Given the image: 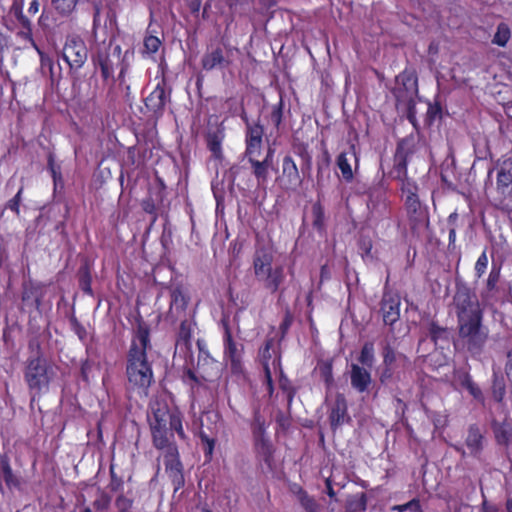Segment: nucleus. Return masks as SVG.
Listing matches in <instances>:
<instances>
[{
  "instance_id": "61",
  "label": "nucleus",
  "mask_w": 512,
  "mask_h": 512,
  "mask_svg": "<svg viewBox=\"0 0 512 512\" xmlns=\"http://www.w3.org/2000/svg\"><path fill=\"white\" fill-rule=\"evenodd\" d=\"M397 79L401 80L406 89H408L410 85L416 84L417 81L414 73L407 70H404L402 73H400Z\"/></svg>"
},
{
  "instance_id": "35",
  "label": "nucleus",
  "mask_w": 512,
  "mask_h": 512,
  "mask_svg": "<svg viewBox=\"0 0 512 512\" xmlns=\"http://www.w3.org/2000/svg\"><path fill=\"white\" fill-rule=\"evenodd\" d=\"M193 323L184 319L180 323L177 333L176 345L183 346L186 350H191L192 346Z\"/></svg>"
},
{
  "instance_id": "33",
  "label": "nucleus",
  "mask_w": 512,
  "mask_h": 512,
  "mask_svg": "<svg viewBox=\"0 0 512 512\" xmlns=\"http://www.w3.org/2000/svg\"><path fill=\"white\" fill-rule=\"evenodd\" d=\"M492 430L495 437V441L498 445L508 447L512 442V426L509 422H497L492 423Z\"/></svg>"
},
{
  "instance_id": "9",
  "label": "nucleus",
  "mask_w": 512,
  "mask_h": 512,
  "mask_svg": "<svg viewBox=\"0 0 512 512\" xmlns=\"http://www.w3.org/2000/svg\"><path fill=\"white\" fill-rule=\"evenodd\" d=\"M57 366L48 359L37 346V353L27 358L24 368V380L28 389L34 395H40L43 391H48L50 383L56 376Z\"/></svg>"
},
{
  "instance_id": "40",
  "label": "nucleus",
  "mask_w": 512,
  "mask_h": 512,
  "mask_svg": "<svg viewBox=\"0 0 512 512\" xmlns=\"http://www.w3.org/2000/svg\"><path fill=\"white\" fill-rule=\"evenodd\" d=\"M367 508V497L365 493L352 495L347 498L345 509L346 512H362Z\"/></svg>"
},
{
  "instance_id": "18",
  "label": "nucleus",
  "mask_w": 512,
  "mask_h": 512,
  "mask_svg": "<svg viewBox=\"0 0 512 512\" xmlns=\"http://www.w3.org/2000/svg\"><path fill=\"white\" fill-rule=\"evenodd\" d=\"M116 57L118 60L121 56V47L116 45L113 48L111 54L110 47L98 50L96 56L93 59L96 68L100 69L101 77L104 82L112 80L114 82V60L112 57Z\"/></svg>"
},
{
  "instance_id": "29",
  "label": "nucleus",
  "mask_w": 512,
  "mask_h": 512,
  "mask_svg": "<svg viewBox=\"0 0 512 512\" xmlns=\"http://www.w3.org/2000/svg\"><path fill=\"white\" fill-rule=\"evenodd\" d=\"M282 177L287 189L296 190L303 182L298 167L290 155L284 156L282 160Z\"/></svg>"
},
{
  "instance_id": "20",
  "label": "nucleus",
  "mask_w": 512,
  "mask_h": 512,
  "mask_svg": "<svg viewBox=\"0 0 512 512\" xmlns=\"http://www.w3.org/2000/svg\"><path fill=\"white\" fill-rule=\"evenodd\" d=\"M328 420L333 432H336L343 424L351 421L344 394L337 393L333 402L328 405Z\"/></svg>"
},
{
  "instance_id": "22",
  "label": "nucleus",
  "mask_w": 512,
  "mask_h": 512,
  "mask_svg": "<svg viewBox=\"0 0 512 512\" xmlns=\"http://www.w3.org/2000/svg\"><path fill=\"white\" fill-rule=\"evenodd\" d=\"M3 482L9 490H20L23 484L20 473L13 470L7 454L0 455V494L4 493Z\"/></svg>"
},
{
  "instance_id": "21",
  "label": "nucleus",
  "mask_w": 512,
  "mask_h": 512,
  "mask_svg": "<svg viewBox=\"0 0 512 512\" xmlns=\"http://www.w3.org/2000/svg\"><path fill=\"white\" fill-rule=\"evenodd\" d=\"M425 335L434 344L437 349L449 348L452 339V330L441 325L434 318L429 319L425 325Z\"/></svg>"
},
{
  "instance_id": "64",
  "label": "nucleus",
  "mask_w": 512,
  "mask_h": 512,
  "mask_svg": "<svg viewBox=\"0 0 512 512\" xmlns=\"http://www.w3.org/2000/svg\"><path fill=\"white\" fill-rule=\"evenodd\" d=\"M505 374L512 383V349L507 352V361L505 364Z\"/></svg>"
},
{
  "instance_id": "59",
  "label": "nucleus",
  "mask_w": 512,
  "mask_h": 512,
  "mask_svg": "<svg viewBox=\"0 0 512 512\" xmlns=\"http://www.w3.org/2000/svg\"><path fill=\"white\" fill-rule=\"evenodd\" d=\"M70 323L74 333L81 341H84L87 338L86 328L74 316L70 319Z\"/></svg>"
},
{
  "instance_id": "48",
  "label": "nucleus",
  "mask_w": 512,
  "mask_h": 512,
  "mask_svg": "<svg viewBox=\"0 0 512 512\" xmlns=\"http://www.w3.org/2000/svg\"><path fill=\"white\" fill-rule=\"evenodd\" d=\"M199 438L203 445V451L206 459H211L215 448L216 440L209 437L204 431H200Z\"/></svg>"
},
{
  "instance_id": "44",
  "label": "nucleus",
  "mask_w": 512,
  "mask_h": 512,
  "mask_svg": "<svg viewBox=\"0 0 512 512\" xmlns=\"http://www.w3.org/2000/svg\"><path fill=\"white\" fill-rule=\"evenodd\" d=\"M461 385L469 392V394L474 399L480 402L484 401V396L481 388L478 386L476 382L473 381L472 377L469 374H466L465 377L462 379Z\"/></svg>"
},
{
  "instance_id": "24",
  "label": "nucleus",
  "mask_w": 512,
  "mask_h": 512,
  "mask_svg": "<svg viewBox=\"0 0 512 512\" xmlns=\"http://www.w3.org/2000/svg\"><path fill=\"white\" fill-rule=\"evenodd\" d=\"M380 305L384 323L390 326L395 324L400 318L401 300L399 295L393 292H384Z\"/></svg>"
},
{
  "instance_id": "37",
  "label": "nucleus",
  "mask_w": 512,
  "mask_h": 512,
  "mask_svg": "<svg viewBox=\"0 0 512 512\" xmlns=\"http://www.w3.org/2000/svg\"><path fill=\"white\" fill-rule=\"evenodd\" d=\"M78 283L80 289L87 295H93L92 274L89 264L85 263L78 270Z\"/></svg>"
},
{
  "instance_id": "6",
  "label": "nucleus",
  "mask_w": 512,
  "mask_h": 512,
  "mask_svg": "<svg viewBox=\"0 0 512 512\" xmlns=\"http://www.w3.org/2000/svg\"><path fill=\"white\" fill-rule=\"evenodd\" d=\"M273 252L267 248L257 249L253 255L252 267L255 278L271 294L279 292L281 298L285 292L282 285L286 279L283 265L273 266Z\"/></svg>"
},
{
  "instance_id": "46",
  "label": "nucleus",
  "mask_w": 512,
  "mask_h": 512,
  "mask_svg": "<svg viewBox=\"0 0 512 512\" xmlns=\"http://www.w3.org/2000/svg\"><path fill=\"white\" fill-rule=\"evenodd\" d=\"M279 388L285 393L287 398L288 407L291 406L293 399L297 393L296 388L292 384V382L288 379V377L281 372L279 377Z\"/></svg>"
},
{
  "instance_id": "11",
  "label": "nucleus",
  "mask_w": 512,
  "mask_h": 512,
  "mask_svg": "<svg viewBox=\"0 0 512 512\" xmlns=\"http://www.w3.org/2000/svg\"><path fill=\"white\" fill-rule=\"evenodd\" d=\"M221 324L223 327V359L229 366L230 372L233 376L244 377V346L234 340L228 320L223 319Z\"/></svg>"
},
{
  "instance_id": "10",
  "label": "nucleus",
  "mask_w": 512,
  "mask_h": 512,
  "mask_svg": "<svg viewBox=\"0 0 512 512\" xmlns=\"http://www.w3.org/2000/svg\"><path fill=\"white\" fill-rule=\"evenodd\" d=\"M413 153L414 144L412 139L403 138L397 143L394 155L393 173L394 179L399 182L404 201L410 200V197L420 198L417 182L408 176V162Z\"/></svg>"
},
{
  "instance_id": "49",
  "label": "nucleus",
  "mask_w": 512,
  "mask_h": 512,
  "mask_svg": "<svg viewBox=\"0 0 512 512\" xmlns=\"http://www.w3.org/2000/svg\"><path fill=\"white\" fill-rule=\"evenodd\" d=\"M111 504V496L104 491H101L98 497L93 501V508L96 512H105L109 509Z\"/></svg>"
},
{
  "instance_id": "50",
  "label": "nucleus",
  "mask_w": 512,
  "mask_h": 512,
  "mask_svg": "<svg viewBox=\"0 0 512 512\" xmlns=\"http://www.w3.org/2000/svg\"><path fill=\"white\" fill-rule=\"evenodd\" d=\"M359 362L362 365L371 366L374 360V348L372 343H365L361 349Z\"/></svg>"
},
{
  "instance_id": "23",
  "label": "nucleus",
  "mask_w": 512,
  "mask_h": 512,
  "mask_svg": "<svg viewBox=\"0 0 512 512\" xmlns=\"http://www.w3.org/2000/svg\"><path fill=\"white\" fill-rule=\"evenodd\" d=\"M230 65L231 60L225 55V51L220 45L209 46L201 58V66L205 71L222 70Z\"/></svg>"
},
{
  "instance_id": "32",
  "label": "nucleus",
  "mask_w": 512,
  "mask_h": 512,
  "mask_svg": "<svg viewBox=\"0 0 512 512\" xmlns=\"http://www.w3.org/2000/svg\"><path fill=\"white\" fill-rule=\"evenodd\" d=\"M62 23H58L55 12L48 8H43L41 14L37 20L39 29L45 34V36L54 35Z\"/></svg>"
},
{
  "instance_id": "51",
  "label": "nucleus",
  "mask_w": 512,
  "mask_h": 512,
  "mask_svg": "<svg viewBox=\"0 0 512 512\" xmlns=\"http://www.w3.org/2000/svg\"><path fill=\"white\" fill-rule=\"evenodd\" d=\"M157 202L159 201L157 200ZM141 207L145 213L152 215V223L156 222L158 218L156 198L154 199L151 195L147 196L141 201Z\"/></svg>"
},
{
  "instance_id": "55",
  "label": "nucleus",
  "mask_w": 512,
  "mask_h": 512,
  "mask_svg": "<svg viewBox=\"0 0 512 512\" xmlns=\"http://www.w3.org/2000/svg\"><path fill=\"white\" fill-rule=\"evenodd\" d=\"M133 499L126 497L123 494L117 496L115 500V506L118 512H132Z\"/></svg>"
},
{
  "instance_id": "8",
  "label": "nucleus",
  "mask_w": 512,
  "mask_h": 512,
  "mask_svg": "<svg viewBox=\"0 0 512 512\" xmlns=\"http://www.w3.org/2000/svg\"><path fill=\"white\" fill-rule=\"evenodd\" d=\"M197 347L199 353L196 368L184 367L182 374L183 383L188 385L192 392L206 387L207 383L214 382L221 376L220 364L210 355L204 341L198 339Z\"/></svg>"
},
{
  "instance_id": "54",
  "label": "nucleus",
  "mask_w": 512,
  "mask_h": 512,
  "mask_svg": "<svg viewBox=\"0 0 512 512\" xmlns=\"http://www.w3.org/2000/svg\"><path fill=\"white\" fill-rule=\"evenodd\" d=\"M500 272H501V269L499 266H496V265L492 266V268L489 272L487 281H486V290L488 292H492L496 289L497 284L500 280Z\"/></svg>"
},
{
  "instance_id": "34",
  "label": "nucleus",
  "mask_w": 512,
  "mask_h": 512,
  "mask_svg": "<svg viewBox=\"0 0 512 512\" xmlns=\"http://www.w3.org/2000/svg\"><path fill=\"white\" fill-rule=\"evenodd\" d=\"M490 389L493 400L498 404L503 403L506 396V382L501 373L493 372Z\"/></svg>"
},
{
  "instance_id": "3",
  "label": "nucleus",
  "mask_w": 512,
  "mask_h": 512,
  "mask_svg": "<svg viewBox=\"0 0 512 512\" xmlns=\"http://www.w3.org/2000/svg\"><path fill=\"white\" fill-rule=\"evenodd\" d=\"M23 1L14 0L10 5L7 13L8 20L5 24L6 28L15 32V36L20 41L28 44L38 54L40 60V70L42 75L49 78L52 89H58L62 80V67L54 59L45 53L36 43L33 36V23L28 15L23 14Z\"/></svg>"
},
{
  "instance_id": "53",
  "label": "nucleus",
  "mask_w": 512,
  "mask_h": 512,
  "mask_svg": "<svg viewBox=\"0 0 512 512\" xmlns=\"http://www.w3.org/2000/svg\"><path fill=\"white\" fill-rule=\"evenodd\" d=\"M383 366H394L397 359V352L390 343H386L382 348Z\"/></svg>"
},
{
  "instance_id": "57",
  "label": "nucleus",
  "mask_w": 512,
  "mask_h": 512,
  "mask_svg": "<svg viewBox=\"0 0 512 512\" xmlns=\"http://www.w3.org/2000/svg\"><path fill=\"white\" fill-rule=\"evenodd\" d=\"M427 120L430 123H433L436 119H440L442 117V107L440 103L435 102L433 104L428 105L427 113H426Z\"/></svg>"
},
{
  "instance_id": "15",
  "label": "nucleus",
  "mask_w": 512,
  "mask_h": 512,
  "mask_svg": "<svg viewBox=\"0 0 512 512\" xmlns=\"http://www.w3.org/2000/svg\"><path fill=\"white\" fill-rule=\"evenodd\" d=\"M45 295L46 285L44 283L32 279L24 281L21 290V311L40 312Z\"/></svg>"
},
{
  "instance_id": "27",
  "label": "nucleus",
  "mask_w": 512,
  "mask_h": 512,
  "mask_svg": "<svg viewBox=\"0 0 512 512\" xmlns=\"http://www.w3.org/2000/svg\"><path fill=\"white\" fill-rule=\"evenodd\" d=\"M256 457L262 461L269 471L274 469L275 448L268 436L253 439Z\"/></svg>"
},
{
  "instance_id": "45",
  "label": "nucleus",
  "mask_w": 512,
  "mask_h": 512,
  "mask_svg": "<svg viewBox=\"0 0 512 512\" xmlns=\"http://www.w3.org/2000/svg\"><path fill=\"white\" fill-rule=\"evenodd\" d=\"M510 37H511V31H510L508 24L501 22L497 26V30L492 39V43L496 44L500 47H504L508 43Z\"/></svg>"
},
{
  "instance_id": "13",
  "label": "nucleus",
  "mask_w": 512,
  "mask_h": 512,
  "mask_svg": "<svg viewBox=\"0 0 512 512\" xmlns=\"http://www.w3.org/2000/svg\"><path fill=\"white\" fill-rule=\"evenodd\" d=\"M172 87L169 85L166 76L163 74L157 82L153 91L145 98L146 109L156 120L160 119L166 109V105L171 102Z\"/></svg>"
},
{
  "instance_id": "19",
  "label": "nucleus",
  "mask_w": 512,
  "mask_h": 512,
  "mask_svg": "<svg viewBox=\"0 0 512 512\" xmlns=\"http://www.w3.org/2000/svg\"><path fill=\"white\" fill-rule=\"evenodd\" d=\"M172 452L164 453L165 470L169 475L174 488V493L184 487L185 478L183 474V464L180 460L179 450L172 448Z\"/></svg>"
},
{
  "instance_id": "2",
  "label": "nucleus",
  "mask_w": 512,
  "mask_h": 512,
  "mask_svg": "<svg viewBox=\"0 0 512 512\" xmlns=\"http://www.w3.org/2000/svg\"><path fill=\"white\" fill-rule=\"evenodd\" d=\"M152 349L150 327L144 321L137 324L126 352V389L140 396H148L155 382L153 361L149 357Z\"/></svg>"
},
{
  "instance_id": "16",
  "label": "nucleus",
  "mask_w": 512,
  "mask_h": 512,
  "mask_svg": "<svg viewBox=\"0 0 512 512\" xmlns=\"http://www.w3.org/2000/svg\"><path fill=\"white\" fill-rule=\"evenodd\" d=\"M404 206L407 212L410 228L413 232H418L429 225V211L420 198H411L405 200Z\"/></svg>"
},
{
  "instance_id": "30",
  "label": "nucleus",
  "mask_w": 512,
  "mask_h": 512,
  "mask_svg": "<svg viewBox=\"0 0 512 512\" xmlns=\"http://www.w3.org/2000/svg\"><path fill=\"white\" fill-rule=\"evenodd\" d=\"M225 139V130L223 127H216L209 130L206 134V145L211 152L212 157L216 160L223 159L222 144Z\"/></svg>"
},
{
  "instance_id": "52",
  "label": "nucleus",
  "mask_w": 512,
  "mask_h": 512,
  "mask_svg": "<svg viewBox=\"0 0 512 512\" xmlns=\"http://www.w3.org/2000/svg\"><path fill=\"white\" fill-rule=\"evenodd\" d=\"M23 191L24 186L21 185L16 195L11 198L5 205V208L11 210L16 216L20 215V205L22 202Z\"/></svg>"
},
{
  "instance_id": "7",
  "label": "nucleus",
  "mask_w": 512,
  "mask_h": 512,
  "mask_svg": "<svg viewBox=\"0 0 512 512\" xmlns=\"http://www.w3.org/2000/svg\"><path fill=\"white\" fill-rule=\"evenodd\" d=\"M273 252L267 248L257 249L253 255L252 267L255 278L271 294L279 292L281 298L285 292L282 285L286 279L283 265L273 266Z\"/></svg>"
},
{
  "instance_id": "17",
  "label": "nucleus",
  "mask_w": 512,
  "mask_h": 512,
  "mask_svg": "<svg viewBox=\"0 0 512 512\" xmlns=\"http://www.w3.org/2000/svg\"><path fill=\"white\" fill-rule=\"evenodd\" d=\"M359 152L355 144H350L347 151H342L336 158V166L341 172L342 179L351 183L354 179V172L359 169Z\"/></svg>"
},
{
  "instance_id": "41",
  "label": "nucleus",
  "mask_w": 512,
  "mask_h": 512,
  "mask_svg": "<svg viewBox=\"0 0 512 512\" xmlns=\"http://www.w3.org/2000/svg\"><path fill=\"white\" fill-rule=\"evenodd\" d=\"M162 46V40L152 34H149L147 31L146 35L143 39V50L141 51L142 55L145 57L154 55L158 52L159 48Z\"/></svg>"
},
{
  "instance_id": "5",
  "label": "nucleus",
  "mask_w": 512,
  "mask_h": 512,
  "mask_svg": "<svg viewBox=\"0 0 512 512\" xmlns=\"http://www.w3.org/2000/svg\"><path fill=\"white\" fill-rule=\"evenodd\" d=\"M240 118L245 124V151L244 157L251 166V172L257 181L258 187L267 184L269 171L273 167L274 149L269 147L263 154L264 126L259 120L251 121L245 108L241 107Z\"/></svg>"
},
{
  "instance_id": "60",
  "label": "nucleus",
  "mask_w": 512,
  "mask_h": 512,
  "mask_svg": "<svg viewBox=\"0 0 512 512\" xmlns=\"http://www.w3.org/2000/svg\"><path fill=\"white\" fill-rule=\"evenodd\" d=\"M123 486V480L121 477H119L115 471L114 467L111 465L110 467V483H109V489L112 492L119 491Z\"/></svg>"
},
{
  "instance_id": "14",
  "label": "nucleus",
  "mask_w": 512,
  "mask_h": 512,
  "mask_svg": "<svg viewBox=\"0 0 512 512\" xmlns=\"http://www.w3.org/2000/svg\"><path fill=\"white\" fill-rule=\"evenodd\" d=\"M165 289L169 293L170 303L166 313V319L172 323L185 315L190 297L187 288L182 282H170Z\"/></svg>"
},
{
  "instance_id": "58",
  "label": "nucleus",
  "mask_w": 512,
  "mask_h": 512,
  "mask_svg": "<svg viewBox=\"0 0 512 512\" xmlns=\"http://www.w3.org/2000/svg\"><path fill=\"white\" fill-rule=\"evenodd\" d=\"M330 164H331V156L328 151V148L326 147L325 143L323 142L322 155H321V158L317 161V169H318V171H321L323 169H328Z\"/></svg>"
},
{
  "instance_id": "12",
  "label": "nucleus",
  "mask_w": 512,
  "mask_h": 512,
  "mask_svg": "<svg viewBox=\"0 0 512 512\" xmlns=\"http://www.w3.org/2000/svg\"><path fill=\"white\" fill-rule=\"evenodd\" d=\"M87 58L88 49L81 36L77 34L68 35L62 49V59L69 66L70 72H77L81 69Z\"/></svg>"
},
{
  "instance_id": "36",
  "label": "nucleus",
  "mask_w": 512,
  "mask_h": 512,
  "mask_svg": "<svg viewBox=\"0 0 512 512\" xmlns=\"http://www.w3.org/2000/svg\"><path fill=\"white\" fill-rule=\"evenodd\" d=\"M79 0H51L55 12L65 18H69L76 11Z\"/></svg>"
},
{
  "instance_id": "28",
  "label": "nucleus",
  "mask_w": 512,
  "mask_h": 512,
  "mask_svg": "<svg viewBox=\"0 0 512 512\" xmlns=\"http://www.w3.org/2000/svg\"><path fill=\"white\" fill-rule=\"evenodd\" d=\"M351 387L358 393L367 392L372 384L371 373L364 367L352 363L350 369Z\"/></svg>"
},
{
  "instance_id": "25",
  "label": "nucleus",
  "mask_w": 512,
  "mask_h": 512,
  "mask_svg": "<svg viewBox=\"0 0 512 512\" xmlns=\"http://www.w3.org/2000/svg\"><path fill=\"white\" fill-rule=\"evenodd\" d=\"M497 192L506 196L512 193V158H504L498 161L496 178Z\"/></svg>"
},
{
  "instance_id": "39",
  "label": "nucleus",
  "mask_w": 512,
  "mask_h": 512,
  "mask_svg": "<svg viewBox=\"0 0 512 512\" xmlns=\"http://www.w3.org/2000/svg\"><path fill=\"white\" fill-rule=\"evenodd\" d=\"M317 369L320 377L323 380L327 390H330L334 385L333 376V363L332 360H324L318 363Z\"/></svg>"
},
{
  "instance_id": "1",
  "label": "nucleus",
  "mask_w": 512,
  "mask_h": 512,
  "mask_svg": "<svg viewBox=\"0 0 512 512\" xmlns=\"http://www.w3.org/2000/svg\"><path fill=\"white\" fill-rule=\"evenodd\" d=\"M452 306L457 318L458 337L473 358L482 355L489 337L483 325L484 311L474 292L462 280L456 279Z\"/></svg>"
},
{
  "instance_id": "26",
  "label": "nucleus",
  "mask_w": 512,
  "mask_h": 512,
  "mask_svg": "<svg viewBox=\"0 0 512 512\" xmlns=\"http://www.w3.org/2000/svg\"><path fill=\"white\" fill-rule=\"evenodd\" d=\"M485 436L478 424H470L467 429L465 446L470 456L479 458L484 450Z\"/></svg>"
},
{
  "instance_id": "63",
  "label": "nucleus",
  "mask_w": 512,
  "mask_h": 512,
  "mask_svg": "<svg viewBox=\"0 0 512 512\" xmlns=\"http://www.w3.org/2000/svg\"><path fill=\"white\" fill-rule=\"evenodd\" d=\"M359 249L362 251V256H369L372 250V241L369 238H362L359 241Z\"/></svg>"
},
{
  "instance_id": "43",
  "label": "nucleus",
  "mask_w": 512,
  "mask_h": 512,
  "mask_svg": "<svg viewBox=\"0 0 512 512\" xmlns=\"http://www.w3.org/2000/svg\"><path fill=\"white\" fill-rule=\"evenodd\" d=\"M312 225L318 231L324 229L325 210L320 201H317L312 205Z\"/></svg>"
},
{
  "instance_id": "62",
  "label": "nucleus",
  "mask_w": 512,
  "mask_h": 512,
  "mask_svg": "<svg viewBox=\"0 0 512 512\" xmlns=\"http://www.w3.org/2000/svg\"><path fill=\"white\" fill-rule=\"evenodd\" d=\"M402 509L410 510L411 512H423L420 500L418 498H413L409 502L405 504H401Z\"/></svg>"
},
{
  "instance_id": "56",
  "label": "nucleus",
  "mask_w": 512,
  "mask_h": 512,
  "mask_svg": "<svg viewBox=\"0 0 512 512\" xmlns=\"http://www.w3.org/2000/svg\"><path fill=\"white\" fill-rule=\"evenodd\" d=\"M488 267V256L486 253V249L480 254L476 263H475V276L479 279L486 272Z\"/></svg>"
},
{
  "instance_id": "47",
  "label": "nucleus",
  "mask_w": 512,
  "mask_h": 512,
  "mask_svg": "<svg viewBox=\"0 0 512 512\" xmlns=\"http://www.w3.org/2000/svg\"><path fill=\"white\" fill-rule=\"evenodd\" d=\"M47 169L51 174L54 183V188L56 189L58 184H62L63 178L61 173V167L60 165L55 163V158L52 153H50L47 157Z\"/></svg>"
},
{
  "instance_id": "38",
  "label": "nucleus",
  "mask_w": 512,
  "mask_h": 512,
  "mask_svg": "<svg viewBox=\"0 0 512 512\" xmlns=\"http://www.w3.org/2000/svg\"><path fill=\"white\" fill-rule=\"evenodd\" d=\"M267 429V423L265 417L262 415L259 408H256L253 412V419L251 422L252 438L265 437Z\"/></svg>"
},
{
  "instance_id": "31",
  "label": "nucleus",
  "mask_w": 512,
  "mask_h": 512,
  "mask_svg": "<svg viewBox=\"0 0 512 512\" xmlns=\"http://www.w3.org/2000/svg\"><path fill=\"white\" fill-rule=\"evenodd\" d=\"M290 492L296 497L301 507L306 512H320L321 506L316 499L309 495L308 492L299 484L293 483L290 485Z\"/></svg>"
},
{
  "instance_id": "42",
  "label": "nucleus",
  "mask_w": 512,
  "mask_h": 512,
  "mask_svg": "<svg viewBox=\"0 0 512 512\" xmlns=\"http://www.w3.org/2000/svg\"><path fill=\"white\" fill-rule=\"evenodd\" d=\"M284 107H285V102H284L283 96L280 94L279 101L276 104L272 105L271 111L269 114V120L276 129H279L280 125L282 123L283 116H284Z\"/></svg>"
},
{
  "instance_id": "4",
  "label": "nucleus",
  "mask_w": 512,
  "mask_h": 512,
  "mask_svg": "<svg viewBox=\"0 0 512 512\" xmlns=\"http://www.w3.org/2000/svg\"><path fill=\"white\" fill-rule=\"evenodd\" d=\"M148 414L151 440L153 447L164 453L172 452V448L178 450L174 441L176 433L179 439L186 440L187 436L183 428V415L178 410H171L166 403L155 402L150 406Z\"/></svg>"
}]
</instances>
